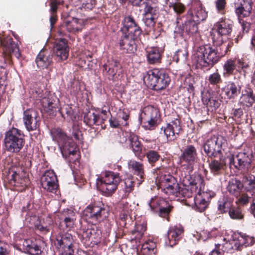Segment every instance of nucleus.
<instances>
[{
  "mask_svg": "<svg viewBox=\"0 0 255 255\" xmlns=\"http://www.w3.org/2000/svg\"><path fill=\"white\" fill-rule=\"evenodd\" d=\"M83 214L93 225L83 230L81 234V241L84 244L90 242L93 245H97L101 242L102 234V231L96 224L108 216L109 207L101 201H95L85 209Z\"/></svg>",
  "mask_w": 255,
  "mask_h": 255,
  "instance_id": "obj_1",
  "label": "nucleus"
},
{
  "mask_svg": "<svg viewBox=\"0 0 255 255\" xmlns=\"http://www.w3.org/2000/svg\"><path fill=\"white\" fill-rule=\"evenodd\" d=\"M213 42L216 45H221V48L225 49L224 52L218 51V48L210 45H203L198 47L194 55L193 61L197 68L204 70H208L218 63L222 57L225 55L233 45V42L230 41L228 45L223 43L222 38L218 39L215 35H212Z\"/></svg>",
  "mask_w": 255,
  "mask_h": 255,
  "instance_id": "obj_2",
  "label": "nucleus"
},
{
  "mask_svg": "<svg viewBox=\"0 0 255 255\" xmlns=\"http://www.w3.org/2000/svg\"><path fill=\"white\" fill-rule=\"evenodd\" d=\"M143 80L148 87L155 91L165 89L171 81L169 75L163 69H153L148 71Z\"/></svg>",
  "mask_w": 255,
  "mask_h": 255,
  "instance_id": "obj_3",
  "label": "nucleus"
},
{
  "mask_svg": "<svg viewBox=\"0 0 255 255\" xmlns=\"http://www.w3.org/2000/svg\"><path fill=\"white\" fill-rule=\"evenodd\" d=\"M253 152L250 147L244 149L235 155L229 156V165L231 169L246 173L251 168Z\"/></svg>",
  "mask_w": 255,
  "mask_h": 255,
  "instance_id": "obj_4",
  "label": "nucleus"
},
{
  "mask_svg": "<svg viewBox=\"0 0 255 255\" xmlns=\"http://www.w3.org/2000/svg\"><path fill=\"white\" fill-rule=\"evenodd\" d=\"M53 140L56 141L63 156L67 157L70 155H75L77 152V146L73 141H70L71 137L60 128H54L51 131Z\"/></svg>",
  "mask_w": 255,
  "mask_h": 255,
  "instance_id": "obj_5",
  "label": "nucleus"
},
{
  "mask_svg": "<svg viewBox=\"0 0 255 255\" xmlns=\"http://www.w3.org/2000/svg\"><path fill=\"white\" fill-rule=\"evenodd\" d=\"M24 137L23 132L17 128L9 129L6 132L4 139L5 150L12 153H18L25 144Z\"/></svg>",
  "mask_w": 255,
  "mask_h": 255,
  "instance_id": "obj_6",
  "label": "nucleus"
},
{
  "mask_svg": "<svg viewBox=\"0 0 255 255\" xmlns=\"http://www.w3.org/2000/svg\"><path fill=\"white\" fill-rule=\"evenodd\" d=\"M3 180L9 188L19 192L24 191L30 184L28 176L23 171L9 170Z\"/></svg>",
  "mask_w": 255,
  "mask_h": 255,
  "instance_id": "obj_7",
  "label": "nucleus"
},
{
  "mask_svg": "<svg viewBox=\"0 0 255 255\" xmlns=\"http://www.w3.org/2000/svg\"><path fill=\"white\" fill-rule=\"evenodd\" d=\"M122 179L119 173L112 171L106 172L104 177L99 180V188L103 194L110 196L116 191Z\"/></svg>",
  "mask_w": 255,
  "mask_h": 255,
  "instance_id": "obj_8",
  "label": "nucleus"
},
{
  "mask_svg": "<svg viewBox=\"0 0 255 255\" xmlns=\"http://www.w3.org/2000/svg\"><path fill=\"white\" fill-rule=\"evenodd\" d=\"M225 140L222 136L212 135L203 143L202 147L206 156L209 159L223 156V144Z\"/></svg>",
  "mask_w": 255,
  "mask_h": 255,
  "instance_id": "obj_9",
  "label": "nucleus"
},
{
  "mask_svg": "<svg viewBox=\"0 0 255 255\" xmlns=\"http://www.w3.org/2000/svg\"><path fill=\"white\" fill-rule=\"evenodd\" d=\"M75 241L74 237L71 234L59 233L56 236L54 244L62 255H74Z\"/></svg>",
  "mask_w": 255,
  "mask_h": 255,
  "instance_id": "obj_10",
  "label": "nucleus"
},
{
  "mask_svg": "<svg viewBox=\"0 0 255 255\" xmlns=\"http://www.w3.org/2000/svg\"><path fill=\"white\" fill-rule=\"evenodd\" d=\"M159 110L152 105L145 107L141 115V122L146 129L151 130L157 125L159 118Z\"/></svg>",
  "mask_w": 255,
  "mask_h": 255,
  "instance_id": "obj_11",
  "label": "nucleus"
},
{
  "mask_svg": "<svg viewBox=\"0 0 255 255\" xmlns=\"http://www.w3.org/2000/svg\"><path fill=\"white\" fill-rule=\"evenodd\" d=\"M198 152L196 147L192 144H187L181 150V153L179 157L180 162L183 166L188 169H193L197 159Z\"/></svg>",
  "mask_w": 255,
  "mask_h": 255,
  "instance_id": "obj_12",
  "label": "nucleus"
},
{
  "mask_svg": "<svg viewBox=\"0 0 255 255\" xmlns=\"http://www.w3.org/2000/svg\"><path fill=\"white\" fill-rule=\"evenodd\" d=\"M181 18L177 17V26L175 31L180 34L183 35L184 33L190 36L199 35L198 30L199 23L196 22L193 19L188 18L184 23L180 24Z\"/></svg>",
  "mask_w": 255,
  "mask_h": 255,
  "instance_id": "obj_13",
  "label": "nucleus"
},
{
  "mask_svg": "<svg viewBox=\"0 0 255 255\" xmlns=\"http://www.w3.org/2000/svg\"><path fill=\"white\" fill-rule=\"evenodd\" d=\"M82 20L72 17L70 19L64 20L58 29L59 35H67V32L74 33L81 31L83 27Z\"/></svg>",
  "mask_w": 255,
  "mask_h": 255,
  "instance_id": "obj_14",
  "label": "nucleus"
},
{
  "mask_svg": "<svg viewBox=\"0 0 255 255\" xmlns=\"http://www.w3.org/2000/svg\"><path fill=\"white\" fill-rule=\"evenodd\" d=\"M203 185H200L197 195L194 197V202L196 210L202 212L208 207L212 198L214 197L216 194L210 190L208 191H202Z\"/></svg>",
  "mask_w": 255,
  "mask_h": 255,
  "instance_id": "obj_15",
  "label": "nucleus"
},
{
  "mask_svg": "<svg viewBox=\"0 0 255 255\" xmlns=\"http://www.w3.org/2000/svg\"><path fill=\"white\" fill-rule=\"evenodd\" d=\"M103 75L110 80H115L122 73L120 63L115 59H108L102 67Z\"/></svg>",
  "mask_w": 255,
  "mask_h": 255,
  "instance_id": "obj_16",
  "label": "nucleus"
},
{
  "mask_svg": "<svg viewBox=\"0 0 255 255\" xmlns=\"http://www.w3.org/2000/svg\"><path fill=\"white\" fill-rule=\"evenodd\" d=\"M123 26L120 31L122 34L133 35L135 37H140L142 31L131 15L126 16L122 21Z\"/></svg>",
  "mask_w": 255,
  "mask_h": 255,
  "instance_id": "obj_17",
  "label": "nucleus"
},
{
  "mask_svg": "<svg viewBox=\"0 0 255 255\" xmlns=\"http://www.w3.org/2000/svg\"><path fill=\"white\" fill-rule=\"evenodd\" d=\"M0 43L2 48L3 55L7 56L8 58H11V55L17 58L21 56L17 43L14 41L11 37L9 36L3 38L0 37Z\"/></svg>",
  "mask_w": 255,
  "mask_h": 255,
  "instance_id": "obj_18",
  "label": "nucleus"
},
{
  "mask_svg": "<svg viewBox=\"0 0 255 255\" xmlns=\"http://www.w3.org/2000/svg\"><path fill=\"white\" fill-rule=\"evenodd\" d=\"M140 37H135L133 35L122 34L119 39L120 49L126 53H134L137 49L136 42Z\"/></svg>",
  "mask_w": 255,
  "mask_h": 255,
  "instance_id": "obj_19",
  "label": "nucleus"
},
{
  "mask_svg": "<svg viewBox=\"0 0 255 255\" xmlns=\"http://www.w3.org/2000/svg\"><path fill=\"white\" fill-rule=\"evenodd\" d=\"M53 53L58 62L66 60L69 56V47L68 40L65 38L57 39L53 47Z\"/></svg>",
  "mask_w": 255,
  "mask_h": 255,
  "instance_id": "obj_20",
  "label": "nucleus"
},
{
  "mask_svg": "<svg viewBox=\"0 0 255 255\" xmlns=\"http://www.w3.org/2000/svg\"><path fill=\"white\" fill-rule=\"evenodd\" d=\"M23 121L28 131L36 130L39 128L40 123L38 112L32 109H27L24 112Z\"/></svg>",
  "mask_w": 255,
  "mask_h": 255,
  "instance_id": "obj_21",
  "label": "nucleus"
},
{
  "mask_svg": "<svg viewBox=\"0 0 255 255\" xmlns=\"http://www.w3.org/2000/svg\"><path fill=\"white\" fill-rule=\"evenodd\" d=\"M59 228L61 230H70L74 227L76 220L75 213L71 209H64L60 214Z\"/></svg>",
  "mask_w": 255,
  "mask_h": 255,
  "instance_id": "obj_22",
  "label": "nucleus"
},
{
  "mask_svg": "<svg viewBox=\"0 0 255 255\" xmlns=\"http://www.w3.org/2000/svg\"><path fill=\"white\" fill-rule=\"evenodd\" d=\"M42 188L50 192H56L58 188V180L57 176L52 170H47L42 175L41 179Z\"/></svg>",
  "mask_w": 255,
  "mask_h": 255,
  "instance_id": "obj_23",
  "label": "nucleus"
},
{
  "mask_svg": "<svg viewBox=\"0 0 255 255\" xmlns=\"http://www.w3.org/2000/svg\"><path fill=\"white\" fill-rule=\"evenodd\" d=\"M187 15L188 18H190L196 22L200 23L206 19L207 12L200 1L194 0L192 2L191 8L188 11Z\"/></svg>",
  "mask_w": 255,
  "mask_h": 255,
  "instance_id": "obj_24",
  "label": "nucleus"
},
{
  "mask_svg": "<svg viewBox=\"0 0 255 255\" xmlns=\"http://www.w3.org/2000/svg\"><path fill=\"white\" fill-rule=\"evenodd\" d=\"M162 190L168 195H174L179 190V184L177 179L171 174H166L160 178Z\"/></svg>",
  "mask_w": 255,
  "mask_h": 255,
  "instance_id": "obj_25",
  "label": "nucleus"
},
{
  "mask_svg": "<svg viewBox=\"0 0 255 255\" xmlns=\"http://www.w3.org/2000/svg\"><path fill=\"white\" fill-rule=\"evenodd\" d=\"M181 130V120L179 118H176L166 124L163 131L167 140L170 141L177 138Z\"/></svg>",
  "mask_w": 255,
  "mask_h": 255,
  "instance_id": "obj_26",
  "label": "nucleus"
},
{
  "mask_svg": "<svg viewBox=\"0 0 255 255\" xmlns=\"http://www.w3.org/2000/svg\"><path fill=\"white\" fill-rule=\"evenodd\" d=\"M190 184L191 186L190 190L186 187L181 188L179 186V190H177V193H175L174 196L189 198L192 197L194 193L198 192L199 186L200 187V185H203L204 188L205 185L204 181L201 177H198L197 181L191 182Z\"/></svg>",
  "mask_w": 255,
  "mask_h": 255,
  "instance_id": "obj_27",
  "label": "nucleus"
},
{
  "mask_svg": "<svg viewBox=\"0 0 255 255\" xmlns=\"http://www.w3.org/2000/svg\"><path fill=\"white\" fill-rule=\"evenodd\" d=\"M234 22L230 19L226 17H222L218 21L215 23L214 28L217 32L219 38H222L223 36H228L231 34Z\"/></svg>",
  "mask_w": 255,
  "mask_h": 255,
  "instance_id": "obj_28",
  "label": "nucleus"
},
{
  "mask_svg": "<svg viewBox=\"0 0 255 255\" xmlns=\"http://www.w3.org/2000/svg\"><path fill=\"white\" fill-rule=\"evenodd\" d=\"M128 167L129 172L136 176L138 184H141L145 177L143 163L134 159H130L128 162Z\"/></svg>",
  "mask_w": 255,
  "mask_h": 255,
  "instance_id": "obj_29",
  "label": "nucleus"
},
{
  "mask_svg": "<svg viewBox=\"0 0 255 255\" xmlns=\"http://www.w3.org/2000/svg\"><path fill=\"white\" fill-rule=\"evenodd\" d=\"M242 87V85L239 82L228 81L222 88V91L224 93L228 99L233 100L240 94Z\"/></svg>",
  "mask_w": 255,
  "mask_h": 255,
  "instance_id": "obj_30",
  "label": "nucleus"
},
{
  "mask_svg": "<svg viewBox=\"0 0 255 255\" xmlns=\"http://www.w3.org/2000/svg\"><path fill=\"white\" fill-rule=\"evenodd\" d=\"M34 229L40 234L46 235L52 230L54 227V223L52 218L48 216L40 220L39 218L34 224Z\"/></svg>",
  "mask_w": 255,
  "mask_h": 255,
  "instance_id": "obj_31",
  "label": "nucleus"
},
{
  "mask_svg": "<svg viewBox=\"0 0 255 255\" xmlns=\"http://www.w3.org/2000/svg\"><path fill=\"white\" fill-rule=\"evenodd\" d=\"M127 140L129 148L132 150L136 157L140 158L142 154L143 146L139 140L138 136L134 133L130 132Z\"/></svg>",
  "mask_w": 255,
  "mask_h": 255,
  "instance_id": "obj_32",
  "label": "nucleus"
},
{
  "mask_svg": "<svg viewBox=\"0 0 255 255\" xmlns=\"http://www.w3.org/2000/svg\"><path fill=\"white\" fill-rule=\"evenodd\" d=\"M53 54L47 50L43 49L37 55L35 62L38 67L47 68L51 65L53 61Z\"/></svg>",
  "mask_w": 255,
  "mask_h": 255,
  "instance_id": "obj_33",
  "label": "nucleus"
},
{
  "mask_svg": "<svg viewBox=\"0 0 255 255\" xmlns=\"http://www.w3.org/2000/svg\"><path fill=\"white\" fill-rule=\"evenodd\" d=\"M227 190L231 195L236 198L239 197L242 193L245 192L242 181L237 178H232L229 181Z\"/></svg>",
  "mask_w": 255,
  "mask_h": 255,
  "instance_id": "obj_34",
  "label": "nucleus"
},
{
  "mask_svg": "<svg viewBox=\"0 0 255 255\" xmlns=\"http://www.w3.org/2000/svg\"><path fill=\"white\" fill-rule=\"evenodd\" d=\"M184 228L181 226L170 227L167 233L169 245L172 247L175 246L182 238Z\"/></svg>",
  "mask_w": 255,
  "mask_h": 255,
  "instance_id": "obj_35",
  "label": "nucleus"
},
{
  "mask_svg": "<svg viewBox=\"0 0 255 255\" xmlns=\"http://www.w3.org/2000/svg\"><path fill=\"white\" fill-rule=\"evenodd\" d=\"M233 238L234 237H233ZM219 250H221L223 253H233L235 251H240L237 239H233L232 241H228L225 238L221 239L220 242L216 243Z\"/></svg>",
  "mask_w": 255,
  "mask_h": 255,
  "instance_id": "obj_36",
  "label": "nucleus"
},
{
  "mask_svg": "<svg viewBox=\"0 0 255 255\" xmlns=\"http://www.w3.org/2000/svg\"><path fill=\"white\" fill-rule=\"evenodd\" d=\"M219 159H210L209 162V168L211 173L214 176L221 175L226 168V163L223 156H218Z\"/></svg>",
  "mask_w": 255,
  "mask_h": 255,
  "instance_id": "obj_37",
  "label": "nucleus"
},
{
  "mask_svg": "<svg viewBox=\"0 0 255 255\" xmlns=\"http://www.w3.org/2000/svg\"><path fill=\"white\" fill-rule=\"evenodd\" d=\"M253 2L252 0H243L240 6L236 8L235 12L238 18L249 16L252 12Z\"/></svg>",
  "mask_w": 255,
  "mask_h": 255,
  "instance_id": "obj_38",
  "label": "nucleus"
},
{
  "mask_svg": "<svg viewBox=\"0 0 255 255\" xmlns=\"http://www.w3.org/2000/svg\"><path fill=\"white\" fill-rule=\"evenodd\" d=\"M241 181L244 191L253 195L255 192V176L251 174L245 175Z\"/></svg>",
  "mask_w": 255,
  "mask_h": 255,
  "instance_id": "obj_39",
  "label": "nucleus"
},
{
  "mask_svg": "<svg viewBox=\"0 0 255 255\" xmlns=\"http://www.w3.org/2000/svg\"><path fill=\"white\" fill-rule=\"evenodd\" d=\"M234 239H237L240 251L242 250L244 246L245 247L251 246L255 243V238L250 237L241 233H235Z\"/></svg>",
  "mask_w": 255,
  "mask_h": 255,
  "instance_id": "obj_40",
  "label": "nucleus"
},
{
  "mask_svg": "<svg viewBox=\"0 0 255 255\" xmlns=\"http://www.w3.org/2000/svg\"><path fill=\"white\" fill-rule=\"evenodd\" d=\"M147 60L148 63L154 64L161 63L162 51L158 47H152L147 51Z\"/></svg>",
  "mask_w": 255,
  "mask_h": 255,
  "instance_id": "obj_41",
  "label": "nucleus"
},
{
  "mask_svg": "<svg viewBox=\"0 0 255 255\" xmlns=\"http://www.w3.org/2000/svg\"><path fill=\"white\" fill-rule=\"evenodd\" d=\"M240 99L241 103L247 107H251L255 102V95L253 93L252 89L246 88L243 90Z\"/></svg>",
  "mask_w": 255,
  "mask_h": 255,
  "instance_id": "obj_42",
  "label": "nucleus"
},
{
  "mask_svg": "<svg viewBox=\"0 0 255 255\" xmlns=\"http://www.w3.org/2000/svg\"><path fill=\"white\" fill-rule=\"evenodd\" d=\"M123 190L125 193L122 196V199H126L128 197L129 194L131 193L134 188L135 182L133 175L127 174V177L124 178Z\"/></svg>",
  "mask_w": 255,
  "mask_h": 255,
  "instance_id": "obj_43",
  "label": "nucleus"
},
{
  "mask_svg": "<svg viewBox=\"0 0 255 255\" xmlns=\"http://www.w3.org/2000/svg\"><path fill=\"white\" fill-rule=\"evenodd\" d=\"M23 247L30 255H40L42 251L41 247L31 240H26L23 242Z\"/></svg>",
  "mask_w": 255,
  "mask_h": 255,
  "instance_id": "obj_44",
  "label": "nucleus"
},
{
  "mask_svg": "<svg viewBox=\"0 0 255 255\" xmlns=\"http://www.w3.org/2000/svg\"><path fill=\"white\" fill-rule=\"evenodd\" d=\"M75 6H79L81 9L92 10L97 4V0H69Z\"/></svg>",
  "mask_w": 255,
  "mask_h": 255,
  "instance_id": "obj_45",
  "label": "nucleus"
},
{
  "mask_svg": "<svg viewBox=\"0 0 255 255\" xmlns=\"http://www.w3.org/2000/svg\"><path fill=\"white\" fill-rule=\"evenodd\" d=\"M156 243L149 239L142 245L141 254L142 255H156Z\"/></svg>",
  "mask_w": 255,
  "mask_h": 255,
  "instance_id": "obj_46",
  "label": "nucleus"
},
{
  "mask_svg": "<svg viewBox=\"0 0 255 255\" xmlns=\"http://www.w3.org/2000/svg\"><path fill=\"white\" fill-rule=\"evenodd\" d=\"M41 104L44 110L50 116H54L56 115L57 112V104L53 102L49 98L44 97L41 100Z\"/></svg>",
  "mask_w": 255,
  "mask_h": 255,
  "instance_id": "obj_47",
  "label": "nucleus"
},
{
  "mask_svg": "<svg viewBox=\"0 0 255 255\" xmlns=\"http://www.w3.org/2000/svg\"><path fill=\"white\" fill-rule=\"evenodd\" d=\"M204 104L206 106L209 111H215L220 106V103L216 97L210 96L209 97H203L202 99Z\"/></svg>",
  "mask_w": 255,
  "mask_h": 255,
  "instance_id": "obj_48",
  "label": "nucleus"
},
{
  "mask_svg": "<svg viewBox=\"0 0 255 255\" xmlns=\"http://www.w3.org/2000/svg\"><path fill=\"white\" fill-rule=\"evenodd\" d=\"M237 69V59H228L223 65V75L229 77L234 74L235 69Z\"/></svg>",
  "mask_w": 255,
  "mask_h": 255,
  "instance_id": "obj_49",
  "label": "nucleus"
},
{
  "mask_svg": "<svg viewBox=\"0 0 255 255\" xmlns=\"http://www.w3.org/2000/svg\"><path fill=\"white\" fill-rule=\"evenodd\" d=\"M147 161L151 167H154L157 162L160 160L161 155L157 150L149 149L145 153Z\"/></svg>",
  "mask_w": 255,
  "mask_h": 255,
  "instance_id": "obj_50",
  "label": "nucleus"
},
{
  "mask_svg": "<svg viewBox=\"0 0 255 255\" xmlns=\"http://www.w3.org/2000/svg\"><path fill=\"white\" fill-rule=\"evenodd\" d=\"M152 0H145L143 2L145 6L143 9V15L158 16V9L151 3Z\"/></svg>",
  "mask_w": 255,
  "mask_h": 255,
  "instance_id": "obj_51",
  "label": "nucleus"
},
{
  "mask_svg": "<svg viewBox=\"0 0 255 255\" xmlns=\"http://www.w3.org/2000/svg\"><path fill=\"white\" fill-rule=\"evenodd\" d=\"M92 57L93 54L89 53L88 54H82L78 58L77 61L78 65L83 68L86 69H91L92 67Z\"/></svg>",
  "mask_w": 255,
  "mask_h": 255,
  "instance_id": "obj_52",
  "label": "nucleus"
},
{
  "mask_svg": "<svg viewBox=\"0 0 255 255\" xmlns=\"http://www.w3.org/2000/svg\"><path fill=\"white\" fill-rule=\"evenodd\" d=\"M229 216L234 220H242L244 218L243 209L239 205H234L229 210Z\"/></svg>",
  "mask_w": 255,
  "mask_h": 255,
  "instance_id": "obj_53",
  "label": "nucleus"
},
{
  "mask_svg": "<svg viewBox=\"0 0 255 255\" xmlns=\"http://www.w3.org/2000/svg\"><path fill=\"white\" fill-rule=\"evenodd\" d=\"M84 123L89 127L98 125L97 113L93 110L85 113L83 117Z\"/></svg>",
  "mask_w": 255,
  "mask_h": 255,
  "instance_id": "obj_54",
  "label": "nucleus"
},
{
  "mask_svg": "<svg viewBox=\"0 0 255 255\" xmlns=\"http://www.w3.org/2000/svg\"><path fill=\"white\" fill-rule=\"evenodd\" d=\"M188 51L186 48H182L178 49L173 56V59L176 62H178L179 61L186 62L188 59Z\"/></svg>",
  "mask_w": 255,
  "mask_h": 255,
  "instance_id": "obj_55",
  "label": "nucleus"
},
{
  "mask_svg": "<svg viewBox=\"0 0 255 255\" xmlns=\"http://www.w3.org/2000/svg\"><path fill=\"white\" fill-rule=\"evenodd\" d=\"M233 206V201L231 200L225 198L223 199V202L219 204L218 209L221 213H229V210Z\"/></svg>",
  "mask_w": 255,
  "mask_h": 255,
  "instance_id": "obj_56",
  "label": "nucleus"
},
{
  "mask_svg": "<svg viewBox=\"0 0 255 255\" xmlns=\"http://www.w3.org/2000/svg\"><path fill=\"white\" fill-rule=\"evenodd\" d=\"M58 111L61 114L62 117L64 119L70 120L72 119L73 115V110L69 105H65L61 107Z\"/></svg>",
  "mask_w": 255,
  "mask_h": 255,
  "instance_id": "obj_57",
  "label": "nucleus"
},
{
  "mask_svg": "<svg viewBox=\"0 0 255 255\" xmlns=\"http://www.w3.org/2000/svg\"><path fill=\"white\" fill-rule=\"evenodd\" d=\"M171 1H167V3H169V5L170 7H172L175 12L178 14H180L183 13L185 10V6L184 4L181 3L177 2V1H173V0H171Z\"/></svg>",
  "mask_w": 255,
  "mask_h": 255,
  "instance_id": "obj_58",
  "label": "nucleus"
},
{
  "mask_svg": "<svg viewBox=\"0 0 255 255\" xmlns=\"http://www.w3.org/2000/svg\"><path fill=\"white\" fill-rule=\"evenodd\" d=\"M146 230V226L143 224H136L134 229L131 231L132 235H135V237L140 238L142 237Z\"/></svg>",
  "mask_w": 255,
  "mask_h": 255,
  "instance_id": "obj_59",
  "label": "nucleus"
},
{
  "mask_svg": "<svg viewBox=\"0 0 255 255\" xmlns=\"http://www.w3.org/2000/svg\"><path fill=\"white\" fill-rule=\"evenodd\" d=\"M162 204L167 205V203L163 200L159 199H153L152 198L149 203V206L153 211H157L160 207L162 206Z\"/></svg>",
  "mask_w": 255,
  "mask_h": 255,
  "instance_id": "obj_60",
  "label": "nucleus"
},
{
  "mask_svg": "<svg viewBox=\"0 0 255 255\" xmlns=\"http://www.w3.org/2000/svg\"><path fill=\"white\" fill-rule=\"evenodd\" d=\"M103 224L104 225L102 227V233L103 232L104 237L106 238L109 237L110 234L113 224H112V222L110 221L108 219L103 220Z\"/></svg>",
  "mask_w": 255,
  "mask_h": 255,
  "instance_id": "obj_61",
  "label": "nucleus"
},
{
  "mask_svg": "<svg viewBox=\"0 0 255 255\" xmlns=\"http://www.w3.org/2000/svg\"><path fill=\"white\" fill-rule=\"evenodd\" d=\"M208 81L212 85H218L222 82L221 75L218 72L210 74L208 78Z\"/></svg>",
  "mask_w": 255,
  "mask_h": 255,
  "instance_id": "obj_62",
  "label": "nucleus"
},
{
  "mask_svg": "<svg viewBox=\"0 0 255 255\" xmlns=\"http://www.w3.org/2000/svg\"><path fill=\"white\" fill-rule=\"evenodd\" d=\"M33 207L34 205L32 204L28 203L25 206L22 208L21 212L23 214L26 213V216H34V218H36L35 216V210Z\"/></svg>",
  "mask_w": 255,
  "mask_h": 255,
  "instance_id": "obj_63",
  "label": "nucleus"
},
{
  "mask_svg": "<svg viewBox=\"0 0 255 255\" xmlns=\"http://www.w3.org/2000/svg\"><path fill=\"white\" fill-rule=\"evenodd\" d=\"M215 3L218 12L221 14H225L227 5L226 0H216Z\"/></svg>",
  "mask_w": 255,
  "mask_h": 255,
  "instance_id": "obj_64",
  "label": "nucleus"
}]
</instances>
